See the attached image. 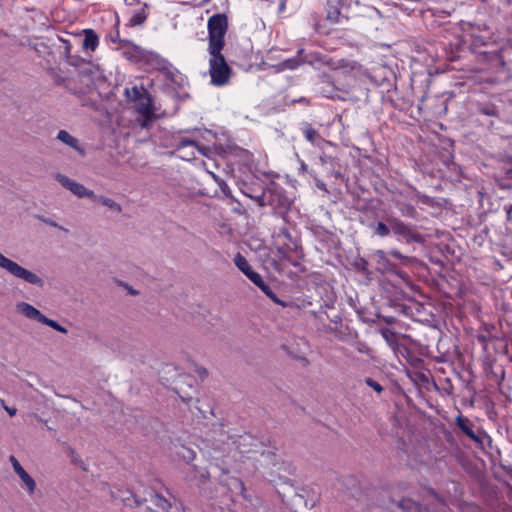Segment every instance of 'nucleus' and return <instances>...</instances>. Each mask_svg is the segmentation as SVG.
I'll use <instances>...</instances> for the list:
<instances>
[{
  "label": "nucleus",
  "instance_id": "24",
  "mask_svg": "<svg viewBox=\"0 0 512 512\" xmlns=\"http://www.w3.org/2000/svg\"><path fill=\"white\" fill-rule=\"evenodd\" d=\"M177 456L183 459L186 462H191L195 459L196 453L194 450L187 448L185 446H181L180 449L176 452Z\"/></svg>",
  "mask_w": 512,
  "mask_h": 512
},
{
  "label": "nucleus",
  "instance_id": "39",
  "mask_svg": "<svg viewBox=\"0 0 512 512\" xmlns=\"http://www.w3.org/2000/svg\"><path fill=\"white\" fill-rule=\"evenodd\" d=\"M212 177L213 179L221 186L222 184V181L213 173V172H210V171H207Z\"/></svg>",
  "mask_w": 512,
  "mask_h": 512
},
{
  "label": "nucleus",
  "instance_id": "20",
  "mask_svg": "<svg viewBox=\"0 0 512 512\" xmlns=\"http://www.w3.org/2000/svg\"><path fill=\"white\" fill-rule=\"evenodd\" d=\"M150 501L158 508H160L163 511H168L169 508H171L170 501L165 498L164 496L157 494V493H151L150 495Z\"/></svg>",
  "mask_w": 512,
  "mask_h": 512
},
{
  "label": "nucleus",
  "instance_id": "44",
  "mask_svg": "<svg viewBox=\"0 0 512 512\" xmlns=\"http://www.w3.org/2000/svg\"><path fill=\"white\" fill-rule=\"evenodd\" d=\"M135 503L136 505H140L142 503V500L138 499V498H135Z\"/></svg>",
  "mask_w": 512,
  "mask_h": 512
},
{
  "label": "nucleus",
  "instance_id": "41",
  "mask_svg": "<svg viewBox=\"0 0 512 512\" xmlns=\"http://www.w3.org/2000/svg\"><path fill=\"white\" fill-rule=\"evenodd\" d=\"M300 169H301V171H307L308 167H307V165L304 162H301Z\"/></svg>",
  "mask_w": 512,
  "mask_h": 512
},
{
  "label": "nucleus",
  "instance_id": "42",
  "mask_svg": "<svg viewBox=\"0 0 512 512\" xmlns=\"http://www.w3.org/2000/svg\"><path fill=\"white\" fill-rule=\"evenodd\" d=\"M244 194H245L247 197H249V198L253 199L254 201H255V198L258 196V195H256V196L252 195V194H251V192H244Z\"/></svg>",
  "mask_w": 512,
  "mask_h": 512
},
{
  "label": "nucleus",
  "instance_id": "10",
  "mask_svg": "<svg viewBox=\"0 0 512 512\" xmlns=\"http://www.w3.org/2000/svg\"><path fill=\"white\" fill-rule=\"evenodd\" d=\"M16 311L20 315H22L23 317H25L29 320L36 321L38 323L47 325V326L53 328L54 330H56L60 333H63V334L68 333V330L64 326L60 325L57 321L46 317L40 310L35 308L30 303H27L24 301L18 302L16 304Z\"/></svg>",
  "mask_w": 512,
  "mask_h": 512
},
{
  "label": "nucleus",
  "instance_id": "35",
  "mask_svg": "<svg viewBox=\"0 0 512 512\" xmlns=\"http://www.w3.org/2000/svg\"><path fill=\"white\" fill-rule=\"evenodd\" d=\"M64 44V50H65V54L66 56H68L71 52V44L68 40H61Z\"/></svg>",
  "mask_w": 512,
  "mask_h": 512
},
{
  "label": "nucleus",
  "instance_id": "33",
  "mask_svg": "<svg viewBox=\"0 0 512 512\" xmlns=\"http://www.w3.org/2000/svg\"><path fill=\"white\" fill-rule=\"evenodd\" d=\"M1 406L3 409L9 414V416L13 417L17 413V409L14 407H9L6 405L5 401L3 399H0Z\"/></svg>",
  "mask_w": 512,
  "mask_h": 512
},
{
  "label": "nucleus",
  "instance_id": "43",
  "mask_svg": "<svg viewBox=\"0 0 512 512\" xmlns=\"http://www.w3.org/2000/svg\"><path fill=\"white\" fill-rule=\"evenodd\" d=\"M238 486L240 487L241 491H244V485L242 482L238 481Z\"/></svg>",
  "mask_w": 512,
  "mask_h": 512
},
{
  "label": "nucleus",
  "instance_id": "40",
  "mask_svg": "<svg viewBox=\"0 0 512 512\" xmlns=\"http://www.w3.org/2000/svg\"><path fill=\"white\" fill-rule=\"evenodd\" d=\"M43 221H44L46 224H48V225H50V226H52V227H59V226H58V224H57L56 222L52 221V220L47 219V220H43Z\"/></svg>",
  "mask_w": 512,
  "mask_h": 512
},
{
  "label": "nucleus",
  "instance_id": "8",
  "mask_svg": "<svg viewBox=\"0 0 512 512\" xmlns=\"http://www.w3.org/2000/svg\"><path fill=\"white\" fill-rule=\"evenodd\" d=\"M234 263L236 267L242 271L257 287L261 289L266 296H268L272 301L278 303L282 306H285L283 302H281L275 293L271 290L270 286L264 282L261 275L252 270L246 258L240 253L236 254L234 257Z\"/></svg>",
  "mask_w": 512,
  "mask_h": 512
},
{
  "label": "nucleus",
  "instance_id": "4",
  "mask_svg": "<svg viewBox=\"0 0 512 512\" xmlns=\"http://www.w3.org/2000/svg\"><path fill=\"white\" fill-rule=\"evenodd\" d=\"M0 269L5 271L7 274L13 276L14 278L22 280L23 282L29 285L35 286L37 288H43L45 286V281L39 274L23 267L16 261L6 257L1 252Z\"/></svg>",
  "mask_w": 512,
  "mask_h": 512
},
{
  "label": "nucleus",
  "instance_id": "37",
  "mask_svg": "<svg viewBox=\"0 0 512 512\" xmlns=\"http://www.w3.org/2000/svg\"><path fill=\"white\" fill-rule=\"evenodd\" d=\"M504 209H505V211L507 213L508 219H510L511 213H512V205L511 204L510 205H505Z\"/></svg>",
  "mask_w": 512,
  "mask_h": 512
},
{
  "label": "nucleus",
  "instance_id": "38",
  "mask_svg": "<svg viewBox=\"0 0 512 512\" xmlns=\"http://www.w3.org/2000/svg\"><path fill=\"white\" fill-rule=\"evenodd\" d=\"M403 214L407 215V216H410V217H413V215H414V208L413 207H409L406 212H403Z\"/></svg>",
  "mask_w": 512,
  "mask_h": 512
},
{
  "label": "nucleus",
  "instance_id": "45",
  "mask_svg": "<svg viewBox=\"0 0 512 512\" xmlns=\"http://www.w3.org/2000/svg\"><path fill=\"white\" fill-rule=\"evenodd\" d=\"M123 501L126 503V504H129V498H123Z\"/></svg>",
  "mask_w": 512,
  "mask_h": 512
},
{
  "label": "nucleus",
  "instance_id": "17",
  "mask_svg": "<svg viewBox=\"0 0 512 512\" xmlns=\"http://www.w3.org/2000/svg\"><path fill=\"white\" fill-rule=\"evenodd\" d=\"M59 141H61L63 144L73 148L75 151H77L79 154L84 155L85 151L80 145L77 138L72 136L70 133H68L66 130H60L56 137Z\"/></svg>",
  "mask_w": 512,
  "mask_h": 512
},
{
  "label": "nucleus",
  "instance_id": "16",
  "mask_svg": "<svg viewBox=\"0 0 512 512\" xmlns=\"http://www.w3.org/2000/svg\"><path fill=\"white\" fill-rule=\"evenodd\" d=\"M82 48L85 52H93L99 45V37L92 29L83 30Z\"/></svg>",
  "mask_w": 512,
  "mask_h": 512
},
{
  "label": "nucleus",
  "instance_id": "7",
  "mask_svg": "<svg viewBox=\"0 0 512 512\" xmlns=\"http://www.w3.org/2000/svg\"><path fill=\"white\" fill-rule=\"evenodd\" d=\"M303 63H308L317 67H320L321 65H330L329 61L321 53L299 49L295 57L282 61L279 66L282 70H293Z\"/></svg>",
  "mask_w": 512,
  "mask_h": 512
},
{
  "label": "nucleus",
  "instance_id": "6",
  "mask_svg": "<svg viewBox=\"0 0 512 512\" xmlns=\"http://www.w3.org/2000/svg\"><path fill=\"white\" fill-rule=\"evenodd\" d=\"M209 52H221L224 46V37L228 28L225 14H215L208 20Z\"/></svg>",
  "mask_w": 512,
  "mask_h": 512
},
{
  "label": "nucleus",
  "instance_id": "12",
  "mask_svg": "<svg viewBox=\"0 0 512 512\" xmlns=\"http://www.w3.org/2000/svg\"><path fill=\"white\" fill-rule=\"evenodd\" d=\"M387 223L389 224L391 231L395 235L402 237L406 242H417L419 240V235L413 232L403 221L391 217L387 219Z\"/></svg>",
  "mask_w": 512,
  "mask_h": 512
},
{
  "label": "nucleus",
  "instance_id": "14",
  "mask_svg": "<svg viewBox=\"0 0 512 512\" xmlns=\"http://www.w3.org/2000/svg\"><path fill=\"white\" fill-rule=\"evenodd\" d=\"M372 261L377 265L376 269L382 273L384 272H394L395 265L390 262L387 257V254L383 250H376L371 255Z\"/></svg>",
  "mask_w": 512,
  "mask_h": 512
},
{
  "label": "nucleus",
  "instance_id": "21",
  "mask_svg": "<svg viewBox=\"0 0 512 512\" xmlns=\"http://www.w3.org/2000/svg\"><path fill=\"white\" fill-rule=\"evenodd\" d=\"M342 17L341 10L328 2L326 18L333 23H340Z\"/></svg>",
  "mask_w": 512,
  "mask_h": 512
},
{
  "label": "nucleus",
  "instance_id": "28",
  "mask_svg": "<svg viewBox=\"0 0 512 512\" xmlns=\"http://www.w3.org/2000/svg\"><path fill=\"white\" fill-rule=\"evenodd\" d=\"M391 231V228L388 225H386L385 223L383 222H378L376 228H375V233L381 237H385L387 236Z\"/></svg>",
  "mask_w": 512,
  "mask_h": 512
},
{
  "label": "nucleus",
  "instance_id": "29",
  "mask_svg": "<svg viewBox=\"0 0 512 512\" xmlns=\"http://www.w3.org/2000/svg\"><path fill=\"white\" fill-rule=\"evenodd\" d=\"M365 383L377 393H381L383 391L381 384L370 377L365 378Z\"/></svg>",
  "mask_w": 512,
  "mask_h": 512
},
{
  "label": "nucleus",
  "instance_id": "26",
  "mask_svg": "<svg viewBox=\"0 0 512 512\" xmlns=\"http://www.w3.org/2000/svg\"><path fill=\"white\" fill-rule=\"evenodd\" d=\"M399 506L404 510H408V512H428L426 509L422 510L416 502L409 499L402 500Z\"/></svg>",
  "mask_w": 512,
  "mask_h": 512
},
{
  "label": "nucleus",
  "instance_id": "32",
  "mask_svg": "<svg viewBox=\"0 0 512 512\" xmlns=\"http://www.w3.org/2000/svg\"><path fill=\"white\" fill-rule=\"evenodd\" d=\"M506 49H510V50L512 49V40L511 39H507L505 41V44L503 46H501V48L499 50H491V51H489V53H497L498 56L500 57L501 56L500 54L503 51H505Z\"/></svg>",
  "mask_w": 512,
  "mask_h": 512
},
{
  "label": "nucleus",
  "instance_id": "15",
  "mask_svg": "<svg viewBox=\"0 0 512 512\" xmlns=\"http://www.w3.org/2000/svg\"><path fill=\"white\" fill-rule=\"evenodd\" d=\"M470 37L472 41V46L476 49L482 46H488L491 43L495 42V40H492L490 32L486 27H484L483 29H480V27H478L477 31L474 30L470 34Z\"/></svg>",
  "mask_w": 512,
  "mask_h": 512
},
{
  "label": "nucleus",
  "instance_id": "27",
  "mask_svg": "<svg viewBox=\"0 0 512 512\" xmlns=\"http://www.w3.org/2000/svg\"><path fill=\"white\" fill-rule=\"evenodd\" d=\"M304 136H305L306 140L312 144H314L317 141V139L320 138L319 133L310 126L305 128Z\"/></svg>",
  "mask_w": 512,
  "mask_h": 512
},
{
  "label": "nucleus",
  "instance_id": "1",
  "mask_svg": "<svg viewBox=\"0 0 512 512\" xmlns=\"http://www.w3.org/2000/svg\"><path fill=\"white\" fill-rule=\"evenodd\" d=\"M329 61L331 67L334 70L333 75H325L323 77L324 86L321 93L327 98H337L340 100H354L356 99L351 95L352 90L355 87L356 79L350 74H346L345 71H340L339 68H344V65H340L341 61H338V65L324 55Z\"/></svg>",
  "mask_w": 512,
  "mask_h": 512
},
{
  "label": "nucleus",
  "instance_id": "25",
  "mask_svg": "<svg viewBox=\"0 0 512 512\" xmlns=\"http://www.w3.org/2000/svg\"><path fill=\"white\" fill-rule=\"evenodd\" d=\"M147 16L143 9L135 12L129 19L128 24L130 26H139L143 24L146 20Z\"/></svg>",
  "mask_w": 512,
  "mask_h": 512
},
{
  "label": "nucleus",
  "instance_id": "3",
  "mask_svg": "<svg viewBox=\"0 0 512 512\" xmlns=\"http://www.w3.org/2000/svg\"><path fill=\"white\" fill-rule=\"evenodd\" d=\"M255 202L259 207L270 206L279 213L286 211L290 206V200L285 195L284 188L274 182L267 185L255 198Z\"/></svg>",
  "mask_w": 512,
  "mask_h": 512
},
{
  "label": "nucleus",
  "instance_id": "11",
  "mask_svg": "<svg viewBox=\"0 0 512 512\" xmlns=\"http://www.w3.org/2000/svg\"><path fill=\"white\" fill-rule=\"evenodd\" d=\"M54 178L63 188L70 191L76 197L96 200V194L92 190L86 188L83 184L77 182L76 180L61 173H56L54 175Z\"/></svg>",
  "mask_w": 512,
  "mask_h": 512
},
{
  "label": "nucleus",
  "instance_id": "19",
  "mask_svg": "<svg viewBox=\"0 0 512 512\" xmlns=\"http://www.w3.org/2000/svg\"><path fill=\"white\" fill-rule=\"evenodd\" d=\"M381 336L385 340V342L388 344V346L394 351L397 352L400 349V344L397 339V335L394 331H392L389 328H381L379 330Z\"/></svg>",
  "mask_w": 512,
  "mask_h": 512
},
{
  "label": "nucleus",
  "instance_id": "2",
  "mask_svg": "<svg viewBox=\"0 0 512 512\" xmlns=\"http://www.w3.org/2000/svg\"><path fill=\"white\" fill-rule=\"evenodd\" d=\"M127 100L133 103L134 109L143 116L141 126L148 127L154 118L152 99L144 87L133 86L125 89Z\"/></svg>",
  "mask_w": 512,
  "mask_h": 512
},
{
  "label": "nucleus",
  "instance_id": "9",
  "mask_svg": "<svg viewBox=\"0 0 512 512\" xmlns=\"http://www.w3.org/2000/svg\"><path fill=\"white\" fill-rule=\"evenodd\" d=\"M209 73L211 76V83L215 86H223L228 83L231 69L226 63L224 56L221 52H209Z\"/></svg>",
  "mask_w": 512,
  "mask_h": 512
},
{
  "label": "nucleus",
  "instance_id": "5",
  "mask_svg": "<svg viewBox=\"0 0 512 512\" xmlns=\"http://www.w3.org/2000/svg\"><path fill=\"white\" fill-rule=\"evenodd\" d=\"M200 132H194L191 136H180L176 143V152L179 158L185 161L197 159V155L209 157L211 149L202 145Z\"/></svg>",
  "mask_w": 512,
  "mask_h": 512
},
{
  "label": "nucleus",
  "instance_id": "18",
  "mask_svg": "<svg viewBox=\"0 0 512 512\" xmlns=\"http://www.w3.org/2000/svg\"><path fill=\"white\" fill-rule=\"evenodd\" d=\"M456 424L461 429V431L465 435H467L471 440H473L475 442H480L479 437L475 434V432L473 430V424L471 423V421L468 418L458 416L456 418Z\"/></svg>",
  "mask_w": 512,
  "mask_h": 512
},
{
  "label": "nucleus",
  "instance_id": "22",
  "mask_svg": "<svg viewBox=\"0 0 512 512\" xmlns=\"http://www.w3.org/2000/svg\"><path fill=\"white\" fill-rule=\"evenodd\" d=\"M95 201L101 203L103 206H105V207H107L110 210H113L115 212L119 213V212L122 211V208H121L120 204H118L117 202H115L111 198L96 195V200Z\"/></svg>",
  "mask_w": 512,
  "mask_h": 512
},
{
  "label": "nucleus",
  "instance_id": "36",
  "mask_svg": "<svg viewBox=\"0 0 512 512\" xmlns=\"http://www.w3.org/2000/svg\"><path fill=\"white\" fill-rule=\"evenodd\" d=\"M316 186H317V188H319L320 190H323V191H325V192H327V191H328V190H327V187H326V184H325L324 182L320 181V180H318V181H317Z\"/></svg>",
  "mask_w": 512,
  "mask_h": 512
},
{
  "label": "nucleus",
  "instance_id": "46",
  "mask_svg": "<svg viewBox=\"0 0 512 512\" xmlns=\"http://www.w3.org/2000/svg\"><path fill=\"white\" fill-rule=\"evenodd\" d=\"M201 165H202L203 167H205V166H206V163H205L204 161H201Z\"/></svg>",
  "mask_w": 512,
  "mask_h": 512
},
{
  "label": "nucleus",
  "instance_id": "23",
  "mask_svg": "<svg viewBox=\"0 0 512 512\" xmlns=\"http://www.w3.org/2000/svg\"><path fill=\"white\" fill-rule=\"evenodd\" d=\"M192 479L198 480L200 483H204L209 479V472L204 468H198L197 466H192Z\"/></svg>",
  "mask_w": 512,
  "mask_h": 512
},
{
  "label": "nucleus",
  "instance_id": "30",
  "mask_svg": "<svg viewBox=\"0 0 512 512\" xmlns=\"http://www.w3.org/2000/svg\"><path fill=\"white\" fill-rule=\"evenodd\" d=\"M252 440V437L250 435H243L239 437L238 440V448L241 453L249 452L250 450L243 449L242 446H245L246 443Z\"/></svg>",
  "mask_w": 512,
  "mask_h": 512
},
{
  "label": "nucleus",
  "instance_id": "13",
  "mask_svg": "<svg viewBox=\"0 0 512 512\" xmlns=\"http://www.w3.org/2000/svg\"><path fill=\"white\" fill-rule=\"evenodd\" d=\"M9 461L13 467L14 472L21 479L23 487L27 490L29 495H33L36 490L35 480L25 471L15 456L11 455L9 457Z\"/></svg>",
  "mask_w": 512,
  "mask_h": 512
},
{
  "label": "nucleus",
  "instance_id": "34",
  "mask_svg": "<svg viewBox=\"0 0 512 512\" xmlns=\"http://www.w3.org/2000/svg\"><path fill=\"white\" fill-rule=\"evenodd\" d=\"M108 39L113 42V43H116V42H120V37H119V31L118 30H115L114 32H111L109 35H108Z\"/></svg>",
  "mask_w": 512,
  "mask_h": 512
},
{
  "label": "nucleus",
  "instance_id": "31",
  "mask_svg": "<svg viewBox=\"0 0 512 512\" xmlns=\"http://www.w3.org/2000/svg\"><path fill=\"white\" fill-rule=\"evenodd\" d=\"M390 255L399 259L403 264H407L411 261L409 257L402 255L398 250H391Z\"/></svg>",
  "mask_w": 512,
  "mask_h": 512
}]
</instances>
